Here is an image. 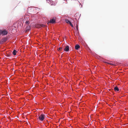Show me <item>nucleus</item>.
<instances>
[{"label": "nucleus", "instance_id": "nucleus-12", "mask_svg": "<svg viewBox=\"0 0 128 128\" xmlns=\"http://www.w3.org/2000/svg\"><path fill=\"white\" fill-rule=\"evenodd\" d=\"M41 27H44L45 26L44 24H41Z\"/></svg>", "mask_w": 128, "mask_h": 128}, {"label": "nucleus", "instance_id": "nucleus-8", "mask_svg": "<svg viewBox=\"0 0 128 128\" xmlns=\"http://www.w3.org/2000/svg\"><path fill=\"white\" fill-rule=\"evenodd\" d=\"M17 52L16 50H14L13 51L12 53L14 55H15L16 54V53Z\"/></svg>", "mask_w": 128, "mask_h": 128}, {"label": "nucleus", "instance_id": "nucleus-7", "mask_svg": "<svg viewBox=\"0 0 128 128\" xmlns=\"http://www.w3.org/2000/svg\"><path fill=\"white\" fill-rule=\"evenodd\" d=\"M41 24H38L36 25L35 26L36 28H40V27H41Z\"/></svg>", "mask_w": 128, "mask_h": 128}, {"label": "nucleus", "instance_id": "nucleus-11", "mask_svg": "<svg viewBox=\"0 0 128 128\" xmlns=\"http://www.w3.org/2000/svg\"><path fill=\"white\" fill-rule=\"evenodd\" d=\"M69 24H70V26L72 27H73V26L72 23L70 22V23H69Z\"/></svg>", "mask_w": 128, "mask_h": 128}, {"label": "nucleus", "instance_id": "nucleus-10", "mask_svg": "<svg viewBox=\"0 0 128 128\" xmlns=\"http://www.w3.org/2000/svg\"><path fill=\"white\" fill-rule=\"evenodd\" d=\"M30 23V22L28 21H26V24L27 25L29 24Z\"/></svg>", "mask_w": 128, "mask_h": 128}, {"label": "nucleus", "instance_id": "nucleus-9", "mask_svg": "<svg viewBox=\"0 0 128 128\" xmlns=\"http://www.w3.org/2000/svg\"><path fill=\"white\" fill-rule=\"evenodd\" d=\"M65 21L68 24H69L70 22L67 19L65 20Z\"/></svg>", "mask_w": 128, "mask_h": 128}, {"label": "nucleus", "instance_id": "nucleus-3", "mask_svg": "<svg viewBox=\"0 0 128 128\" xmlns=\"http://www.w3.org/2000/svg\"><path fill=\"white\" fill-rule=\"evenodd\" d=\"M55 20L53 18L52 19L50 20V21L48 22V24L49 23L54 24L55 23Z\"/></svg>", "mask_w": 128, "mask_h": 128}, {"label": "nucleus", "instance_id": "nucleus-2", "mask_svg": "<svg viewBox=\"0 0 128 128\" xmlns=\"http://www.w3.org/2000/svg\"><path fill=\"white\" fill-rule=\"evenodd\" d=\"M0 34L3 35H6L8 34V32L6 30H0Z\"/></svg>", "mask_w": 128, "mask_h": 128}, {"label": "nucleus", "instance_id": "nucleus-14", "mask_svg": "<svg viewBox=\"0 0 128 128\" xmlns=\"http://www.w3.org/2000/svg\"><path fill=\"white\" fill-rule=\"evenodd\" d=\"M29 30V29H27V28H26V32H28Z\"/></svg>", "mask_w": 128, "mask_h": 128}, {"label": "nucleus", "instance_id": "nucleus-13", "mask_svg": "<svg viewBox=\"0 0 128 128\" xmlns=\"http://www.w3.org/2000/svg\"><path fill=\"white\" fill-rule=\"evenodd\" d=\"M62 49V48H61V47H60V48H58V50H61Z\"/></svg>", "mask_w": 128, "mask_h": 128}, {"label": "nucleus", "instance_id": "nucleus-18", "mask_svg": "<svg viewBox=\"0 0 128 128\" xmlns=\"http://www.w3.org/2000/svg\"><path fill=\"white\" fill-rule=\"evenodd\" d=\"M77 30H78L77 27Z\"/></svg>", "mask_w": 128, "mask_h": 128}, {"label": "nucleus", "instance_id": "nucleus-5", "mask_svg": "<svg viewBox=\"0 0 128 128\" xmlns=\"http://www.w3.org/2000/svg\"><path fill=\"white\" fill-rule=\"evenodd\" d=\"M75 48L76 50H78L80 48V46L78 44H76L75 46Z\"/></svg>", "mask_w": 128, "mask_h": 128}, {"label": "nucleus", "instance_id": "nucleus-1", "mask_svg": "<svg viewBox=\"0 0 128 128\" xmlns=\"http://www.w3.org/2000/svg\"><path fill=\"white\" fill-rule=\"evenodd\" d=\"M44 114H42L39 116L38 117L37 119H38L40 121H42L44 118Z\"/></svg>", "mask_w": 128, "mask_h": 128}, {"label": "nucleus", "instance_id": "nucleus-15", "mask_svg": "<svg viewBox=\"0 0 128 128\" xmlns=\"http://www.w3.org/2000/svg\"><path fill=\"white\" fill-rule=\"evenodd\" d=\"M110 65H112L113 66H114V64H111V63H110Z\"/></svg>", "mask_w": 128, "mask_h": 128}, {"label": "nucleus", "instance_id": "nucleus-4", "mask_svg": "<svg viewBox=\"0 0 128 128\" xmlns=\"http://www.w3.org/2000/svg\"><path fill=\"white\" fill-rule=\"evenodd\" d=\"M69 47L68 46H66L64 48V50L66 52H68L69 50Z\"/></svg>", "mask_w": 128, "mask_h": 128}, {"label": "nucleus", "instance_id": "nucleus-17", "mask_svg": "<svg viewBox=\"0 0 128 128\" xmlns=\"http://www.w3.org/2000/svg\"><path fill=\"white\" fill-rule=\"evenodd\" d=\"M106 63H107V64H109L110 63L108 62H106Z\"/></svg>", "mask_w": 128, "mask_h": 128}, {"label": "nucleus", "instance_id": "nucleus-16", "mask_svg": "<svg viewBox=\"0 0 128 128\" xmlns=\"http://www.w3.org/2000/svg\"><path fill=\"white\" fill-rule=\"evenodd\" d=\"M106 63H107V64H109L110 63L108 62H106Z\"/></svg>", "mask_w": 128, "mask_h": 128}, {"label": "nucleus", "instance_id": "nucleus-6", "mask_svg": "<svg viewBox=\"0 0 128 128\" xmlns=\"http://www.w3.org/2000/svg\"><path fill=\"white\" fill-rule=\"evenodd\" d=\"M114 90L115 91H119L118 88L116 86L114 88Z\"/></svg>", "mask_w": 128, "mask_h": 128}]
</instances>
